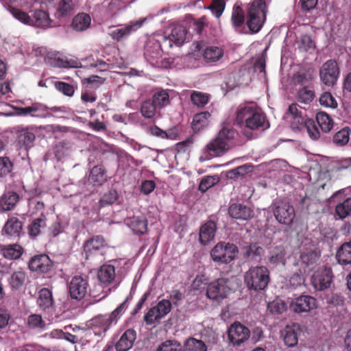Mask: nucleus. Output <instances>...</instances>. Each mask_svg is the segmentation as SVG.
<instances>
[{"label":"nucleus","instance_id":"nucleus-1","mask_svg":"<svg viewBox=\"0 0 351 351\" xmlns=\"http://www.w3.org/2000/svg\"><path fill=\"white\" fill-rule=\"evenodd\" d=\"M234 125L243 129V135L248 139L254 137L251 131L265 130L269 128L265 114L250 104L239 106L236 112Z\"/></svg>","mask_w":351,"mask_h":351},{"label":"nucleus","instance_id":"nucleus-2","mask_svg":"<svg viewBox=\"0 0 351 351\" xmlns=\"http://www.w3.org/2000/svg\"><path fill=\"white\" fill-rule=\"evenodd\" d=\"M237 134L235 130L223 127L219 130L215 138L207 144V151L213 156H219L224 154L232 146V141Z\"/></svg>","mask_w":351,"mask_h":351},{"label":"nucleus","instance_id":"nucleus-3","mask_svg":"<svg viewBox=\"0 0 351 351\" xmlns=\"http://www.w3.org/2000/svg\"><path fill=\"white\" fill-rule=\"evenodd\" d=\"M244 281L249 289L264 290L269 282V272L264 266L252 267L245 274Z\"/></svg>","mask_w":351,"mask_h":351},{"label":"nucleus","instance_id":"nucleus-4","mask_svg":"<svg viewBox=\"0 0 351 351\" xmlns=\"http://www.w3.org/2000/svg\"><path fill=\"white\" fill-rule=\"evenodd\" d=\"M266 19V4L264 0H254L247 11L246 24L252 33H257L261 29Z\"/></svg>","mask_w":351,"mask_h":351},{"label":"nucleus","instance_id":"nucleus-5","mask_svg":"<svg viewBox=\"0 0 351 351\" xmlns=\"http://www.w3.org/2000/svg\"><path fill=\"white\" fill-rule=\"evenodd\" d=\"M133 295L132 293L126 297L124 301L119 305L110 314L100 315L95 317L93 320V326L99 328L101 331L106 332L110 326L116 324L117 320L123 315L132 300Z\"/></svg>","mask_w":351,"mask_h":351},{"label":"nucleus","instance_id":"nucleus-6","mask_svg":"<svg viewBox=\"0 0 351 351\" xmlns=\"http://www.w3.org/2000/svg\"><path fill=\"white\" fill-rule=\"evenodd\" d=\"M239 250L234 243L219 242L210 251L212 260L218 264H228L236 258Z\"/></svg>","mask_w":351,"mask_h":351},{"label":"nucleus","instance_id":"nucleus-7","mask_svg":"<svg viewBox=\"0 0 351 351\" xmlns=\"http://www.w3.org/2000/svg\"><path fill=\"white\" fill-rule=\"evenodd\" d=\"M270 208L280 224L291 226L295 217V209L292 205L287 202L278 201L273 203Z\"/></svg>","mask_w":351,"mask_h":351},{"label":"nucleus","instance_id":"nucleus-8","mask_svg":"<svg viewBox=\"0 0 351 351\" xmlns=\"http://www.w3.org/2000/svg\"><path fill=\"white\" fill-rule=\"evenodd\" d=\"M171 302L169 300L162 299L144 315V321L147 325L158 323L161 319L171 312Z\"/></svg>","mask_w":351,"mask_h":351},{"label":"nucleus","instance_id":"nucleus-9","mask_svg":"<svg viewBox=\"0 0 351 351\" xmlns=\"http://www.w3.org/2000/svg\"><path fill=\"white\" fill-rule=\"evenodd\" d=\"M333 277L330 267L325 266L319 267L311 276V285L316 291H324L330 287Z\"/></svg>","mask_w":351,"mask_h":351},{"label":"nucleus","instance_id":"nucleus-10","mask_svg":"<svg viewBox=\"0 0 351 351\" xmlns=\"http://www.w3.org/2000/svg\"><path fill=\"white\" fill-rule=\"evenodd\" d=\"M340 70L337 62L329 60L324 62L319 69L320 80L327 86H332L337 81Z\"/></svg>","mask_w":351,"mask_h":351},{"label":"nucleus","instance_id":"nucleus-11","mask_svg":"<svg viewBox=\"0 0 351 351\" xmlns=\"http://www.w3.org/2000/svg\"><path fill=\"white\" fill-rule=\"evenodd\" d=\"M230 289L228 278H218L207 285L206 295L210 300H219L226 298Z\"/></svg>","mask_w":351,"mask_h":351},{"label":"nucleus","instance_id":"nucleus-12","mask_svg":"<svg viewBox=\"0 0 351 351\" xmlns=\"http://www.w3.org/2000/svg\"><path fill=\"white\" fill-rule=\"evenodd\" d=\"M88 282L86 277L76 276L72 278L69 285L71 297L75 300L82 299L87 293Z\"/></svg>","mask_w":351,"mask_h":351},{"label":"nucleus","instance_id":"nucleus-13","mask_svg":"<svg viewBox=\"0 0 351 351\" xmlns=\"http://www.w3.org/2000/svg\"><path fill=\"white\" fill-rule=\"evenodd\" d=\"M145 20L130 21L128 24L119 28L112 29L109 35L117 41H121L126 39L130 34L135 32L143 25Z\"/></svg>","mask_w":351,"mask_h":351},{"label":"nucleus","instance_id":"nucleus-14","mask_svg":"<svg viewBox=\"0 0 351 351\" xmlns=\"http://www.w3.org/2000/svg\"><path fill=\"white\" fill-rule=\"evenodd\" d=\"M34 130V126L23 127L22 125H16L12 128V132L17 134L16 138L18 142L27 149L32 146L36 139Z\"/></svg>","mask_w":351,"mask_h":351},{"label":"nucleus","instance_id":"nucleus-15","mask_svg":"<svg viewBox=\"0 0 351 351\" xmlns=\"http://www.w3.org/2000/svg\"><path fill=\"white\" fill-rule=\"evenodd\" d=\"M250 335V331L246 326L239 322H235L231 325L228 330V337L234 345H240L247 341Z\"/></svg>","mask_w":351,"mask_h":351},{"label":"nucleus","instance_id":"nucleus-16","mask_svg":"<svg viewBox=\"0 0 351 351\" xmlns=\"http://www.w3.org/2000/svg\"><path fill=\"white\" fill-rule=\"evenodd\" d=\"M321 256L320 251L313 246L301 250L300 261L304 267V273L308 272L317 263Z\"/></svg>","mask_w":351,"mask_h":351},{"label":"nucleus","instance_id":"nucleus-17","mask_svg":"<svg viewBox=\"0 0 351 351\" xmlns=\"http://www.w3.org/2000/svg\"><path fill=\"white\" fill-rule=\"evenodd\" d=\"M286 118L290 123L293 130L303 129L305 125V122L308 120L296 104H292L289 106Z\"/></svg>","mask_w":351,"mask_h":351},{"label":"nucleus","instance_id":"nucleus-18","mask_svg":"<svg viewBox=\"0 0 351 351\" xmlns=\"http://www.w3.org/2000/svg\"><path fill=\"white\" fill-rule=\"evenodd\" d=\"M145 58L151 64L158 63V60L162 56V49L160 48V41L154 38H149L145 46Z\"/></svg>","mask_w":351,"mask_h":351},{"label":"nucleus","instance_id":"nucleus-19","mask_svg":"<svg viewBox=\"0 0 351 351\" xmlns=\"http://www.w3.org/2000/svg\"><path fill=\"white\" fill-rule=\"evenodd\" d=\"M295 313H306L316 308V300L310 295H302L295 298L290 304Z\"/></svg>","mask_w":351,"mask_h":351},{"label":"nucleus","instance_id":"nucleus-20","mask_svg":"<svg viewBox=\"0 0 351 351\" xmlns=\"http://www.w3.org/2000/svg\"><path fill=\"white\" fill-rule=\"evenodd\" d=\"M28 266L31 271L47 273L51 269L52 262L48 255L42 254L33 256L29 261Z\"/></svg>","mask_w":351,"mask_h":351},{"label":"nucleus","instance_id":"nucleus-21","mask_svg":"<svg viewBox=\"0 0 351 351\" xmlns=\"http://www.w3.org/2000/svg\"><path fill=\"white\" fill-rule=\"evenodd\" d=\"M52 22L47 12L37 10L30 16L29 25L46 29L53 27Z\"/></svg>","mask_w":351,"mask_h":351},{"label":"nucleus","instance_id":"nucleus-22","mask_svg":"<svg viewBox=\"0 0 351 351\" xmlns=\"http://www.w3.org/2000/svg\"><path fill=\"white\" fill-rule=\"evenodd\" d=\"M228 213L232 218L241 220H249L254 217L253 210L243 204H231Z\"/></svg>","mask_w":351,"mask_h":351},{"label":"nucleus","instance_id":"nucleus-23","mask_svg":"<svg viewBox=\"0 0 351 351\" xmlns=\"http://www.w3.org/2000/svg\"><path fill=\"white\" fill-rule=\"evenodd\" d=\"M136 339V332L134 329L126 330L115 344L117 351H128L132 348Z\"/></svg>","mask_w":351,"mask_h":351},{"label":"nucleus","instance_id":"nucleus-24","mask_svg":"<svg viewBox=\"0 0 351 351\" xmlns=\"http://www.w3.org/2000/svg\"><path fill=\"white\" fill-rule=\"evenodd\" d=\"M125 224L135 234H143L147 230V220L144 216H134L125 219Z\"/></svg>","mask_w":351,"mask_h":351},{"label":"nucleus","instance_id":"nucleus-25","mask_svg":"<svg viewBox=\"0 0 351 351\" xmlns=\"http://www.w3.org/2000/svg\"><path fill=\"white\" fill-rule=\"evenodd\" d=\"M216 224L209 221L202 226L199 230V241L203 245H206L215 237L216 233Z\"/></svg>","mask_w":351,"mask_h":351},{"label":"nucleus","instance_id":"nucleus-26","mask_svg":"<svg viewBox=\"0 0 351 351\" xmlns=\"http://www.w3.org/2000/svg\"><path fill=\"white\" fill-rule=\"evenodd\" d=\"M336 259L343 266L351 264V239L344 242L337 250Z\"/></svg>","mask_w":351,"mask_h":351},{"label":"nucleus","instance_id":"nucleus-27","mask_svg":"<svg viewBox=\"0 0 351 351\" xmlns=\"http://www.w3.org/2000/svg\"><path fill=\"white\" fill-rule=\"evenodd\" d=\"M20 110L22 116L29 115L31 117L45 118L47 117L48 114L47 108L45 105L39 103L33 104L30 106L22 108V110Z\"/></svg>","mask_w":351,"mask_h":351},{"label":"nucleus","instance_id":"nucleus-28","mask_svg":"<svg viewBox=\"0 0 351 351\" xmlns=\"http://www.w3.org/2000/svg\"><path fill=\"white\" fill-rule=\"evenodd\" d=\"M0 252L4 258L10 260H16L21 256L23 253V249L18 244H9L1 245Z\"/></svg>","mask_w":351,"mask_h":351},{"label":"nucleus","instance_id":"nucleus-29","mask_svg":"<svg viewBox=\"0 0 351 351\" xmlns=\"http://www.w3.org/2000/svg\"><path fill=\"white\" fill-rule=\"evenodd\" d=\"M300 328L298 326H287L282 332L285 344L288 347H294L298 344V332Z\"/></svg>","mask_w":351,"mask_h":351},{"label":"nucleus","instance_id":"nucleus-30","mask_svg":"<svg viewBox=\"0 0 351 351\" xmlns=\"http://www.w3.org/2000/svg\"><path fill=\"white\" fill-rule=\"evenodd\" d=\"M91 18L86 13H79L74 16L72 21L71 27L77 32H82L87 29L90 25Z\"/></svg>","mask_w":351,"mask_h":351},{"label":"nucleus","instance_id":"nucleus-31","mask_svg":"<svg viewBox=\"0 0 351 351\" xmlns=\"http://www.w3.org/2000/svg\"><path fill=\"white\" fill-rule=\"evenodd\" d=\"M75 12L73 0H60L58 3L56 16L58 19L69 17Z\"/></svg>","mask_w":351,"mask_h":351},{"label":"nucleus","instance_id":"nucleus-32","mask_svg":"<svg viewBox=\"0 0 351 351\" xmlns=\"http://www.w3.org/2000/svg\"><path fill=\"white\" fill-rule=\"evenodd\" d=\"M46 217H36L28 226V234L32 239L36 238L46 228Z\"/></svg>","mask_w":351,"mask_h":351},{"label":"nucleus","instance_id":"nucleus-33","mask_svg":"<svg viewBox=\"0 0 351 351\" xmlns=\"http://www.w3.org/2000/svg\"><path fill=\"white\" fill-rule=\"evenodd\" d=\"M22 222L16 217L9 219L4 225L3 232L10 237H19L22 230Z\"/></svg>","mask_w":351,"mask_h":351},{"label":"nucleus","instance_id":"nucleus-34","mask_svg":"<svg viewBox=\"0 0 351 351\" xmlns=\"http://www.w3.org/2000/svg\"><path fill=\"white\" fill-rule=\"evenodd\" d=\"M19 200V195L15 192H7L0 199V209L3 211L12 210Z\"/></svg>","mask_w":351,"mask_h":351},{"label":"nucleus","instance_id":"nucleus-35","mask_svg":"<svg viewBox=\"0 0 351 351\" xmlns=\"http://www.w3.org/2000/svg\"><path fill=\"white\" fill-rule=\"evenodd\" d=\"M223 56L222 48L217 46L207 47L204 51L203 57L206 62H215L220 60Z\"/></svg>","mask_w":351,"mask_h":351},{"label":"nucleus","instance_id":"nucleus-36","mask_svg":"<svg viewBox=\"0 0 351 351\" xmlns=\"http://www.w3.org/2000/svg\"><path fill=\"white\" fill-rule=\"evenodd\" d=\"M114 266L112 265H102L98 271V278L104 284H110L115 278Z\"/></svg>","mask_w":351,"mask_h":351},{"label":"nucleus","instance_id":"nucleus-37","mask_svg":"<svg viewBox=\"0 0 351 351\" xmlns=\"http://www.w3.org/2000/svg\"><path fill=\"white\" fill-rule=\"evenodd\" d=\"M106 171L102 165L93 167L88 176V181L95 185H101L106 179Z\"/></svg>","mask_w":351,"mask_h":351},{"label":"nucleus","instance_id":"nucleus-38","mask_svg":"<svg viewBox=\"0 0 351 351\" xmlns=\"http://www.w3.org/2000/svg\"><path fill=\"white\" fill-rule=\"evenodd\" d=\"M187 32L186 28L181 25H176L171 29L169 35L174 42V45L180 46L184 43L186 38Z\"/></svg>","mask_w":351,"mask_h":351},{"label":"nucleus","instance_id":"nucleus-39","mask_svg":"<svg viewBox=\"0 0 351 351\" xmlns=\"http://www.w3.org/2000/svg\"><path fill=\"white\" fill-rule=\"evenodd\" d=\"M27 325L29 328L37 331H43L47 328V324L42 316L38 314H32L27 318Z\"/></svg>","mask_w":351,"mask_h":351},{"label":"nucleus","instance_id":"nucleus-40","mask_svg":"<svg viewBox=\"0 0 351 351\" xmlns=\"http://www.w3.org/2000/svg\"><path fill=\"white\" fill-rule=\"evenodd\" d=\"M210 117V114L208 111L196 114L193 117L191 123L193 130L197 132L207 126Z\"/></svg>","mask_w":351,"mask_h":351},{"label":"nucleus","instance_id":"nucleus-41","mask_svg":"<svg viewBox=\"0 0 351 351\" xmlns=\"http://www.w3.org/2000/svg\"><path fill=\"white\" fill-rule=\"evenodd\" d=\"M183 351H207V347L203 341L191 337L184 341Z\"/></svg>","mask_w":351,"mask_h":351},{"label":"nucleus","instance_id":"nucleus-42","mask_svg":"<svg viewBox=\"0 0 351 351\" xmlns=\"http://www.w3.org/2000/svg\"><path fill=\"white\" fill-rule=\"evenodd\" d=\"M38 305L43 309L49 308L53 304L52 293L47 288L42 289L38 293Z\"/></svg>","mask_w":351,"mask_h":351},{"label":"nucleus","instance_id":"nucleus-43","mask_svg":"<svg viewBox=\"0 0 351 351\" xmlns=\"http://www.w3.org/2000/svg\"><path fill=\"white\" fill-rule=\"evenodd\" d=\"M316 121L324 132H328L332 130L333 121L326 112H317L316 115Z\"/></svg>","mask_w":351,"mask_h":351},{"label":"nucleus","instance_id":"nucleus-44","mask_svg":"<svg viewBox=\"0 0 351 351\" xmlns=\"http://www.w3.org/2000/svg\"><path fill=\"white\" fill-rule=\"evenodd\" d=\"M105 246V241L101 236H96L89 239L84 245V251L86 253L92 254Z\"/></svg>","mask_w":351,"mask_h":351},{"label":"nucleus","instance_id":"nucleus-45","mask_svg":"<svg viewBox=\"0 0 351 351\" xmlns=\"http://www.w3.org/2000/svg\"><path fill=\"white\" fill-rule=\"evenodd\" d=\"M26 280V274L23 270H17L13 272L9 278V283L12 289H19L25 283Z\"/></svg>","mask_w":351,"mask_h":351},{"label":"nucleus","instance_id":"nucleus-46","mask_svg":"<svg viewBox=\"0 0 351 351\" xmlns=\"http://www.w3.org/2000/svg\"><path fill=\"white\" fill-rule=\"evenodd\" d=\"M263 251V247L257 244H252L245 247V257L248 260L257 261L261 259Z\"/></svg>","mask_w":351,"mask_h":351},{"label":"nucleus","instance_id":"nucleus-47","mask_svg":"<svg viewBox=\"0 0 351 351\" xmlns=\"http://www.w3.org/2000/svg\"><path fill=\"white\" fill-rule=\"evenodd\" d=\"M158 108L153 101L147 99L142 103L141 112L145 118L152 119L155 116Z\"/></svg>","mask_w":351,"mask_h":351},{"label":"nucleus","instance_id":"nucleus-48","mask_svg":"<svg viewBox=\"0 0 351 351\" xmlns=\"http://www.w3.org/2000/svg\"><path fill=\"white\" fill-rule=\"evenodd\" d=\"M351 130L348 127H345L337 132L333 136V142L339 146L346 145L350 139Z\"/></svg>","mask_w":351,"mask_h":351},{"label":"nucleus","instance_id":"nucleus-49","mask_svg":"<svg viewBox=\"0 0 351 351\" xmlns=\"http://www.w3.org/2000/svg\"><path fill=\"white\" fill-rule=\"evenodd\" d=\"M154 351H182V346L177 340L169 339L160 343Z\"/></svg>","mask_w":351,"mask_h":351},{"label":"nucleus","instance_id":"nucleus-50","mask_svg":"<svg viewBox=\"0 0 351 351\" xmlns=\"http://www.w3.org/2000/svg\"><path fill=\"white\" fill-rule=\"evenodd\" d=\"M151 101L159 108H162L169 104V95L165 90L156 92Z\"/></svg>","mask_w":351,"mask_h":351},{"label":"nucleus","instance_id":"nucleus-51","mask_svg":"<svg viewBox=\"0 0 351 351\" xmlns=\"http://www.w3.org/2000/svg\"><path fill=\"white\" fill-rule=\"evenodd\" d=\"M79 344L82 347L93 343L97 333L91 329H79Z\"/></svg>","mask_w":351,"mask_h":351},{"label":"nucleus","instance_id":"nucleus-52","mask_svg":"<svg viewBox=\"0 0 351 351\" xmlns=\"http://www.w3.org/2000/svg\"><path fill=\"white\" fill-rule=\"evenodd\" d=\"M315 92L309 88L305 86L298 92L297 100L298 102L308 104H310L315 98Z\"/></svg>","mask_w":351,"mask_h":351},{"label":"nucleus","instance_id":"nucleus-53","mask_svg":"<svg viewBox=\"0 0 351 351\" xmlns=\"http://www.w3.org/2000/svg\"><path fill=\"white\" fill-rule=\"evenodd\" d=\"M335 211L341 219H344L351 214V197L346 198L343 202L336 206Z\"/></svg>","mask_w":351,"mask_h":351},{"label":"nucleus","instance_id":"nucleus-54","mask_svg":"<svg viewBox=\"0 0 351 351\" xmlns=\"http://www.w3.org/2000/svg\"><path fill=\"white\" fill-rule=\"evenodd\" d=\"M29 206L32 215L38 216V217H45V204L38 199H32L29 201Z\"/></svg>","mask_w":351,"mask_h":351},{"label":"nucleus","instance_id":"nucleus-55","mask_svg":"<svg viewBox=\"0 0 351 351\" xmlns=\"http://www.w3.org/2000/svg\"><path fill=\"white\" fill-rule=\"evenodd\" d=\"M231 20L233 25L235 27H240L243 24L245 15L244 12L240 6H234Z\"/></svg>","mask_w":351,"mask_h":351},{"label":"nucleus","instance_id":"nucleus-56","mask_svg":"<svg viewBox=\"0 0 351 351\" xmlns=\"http://www.w3.org/2000/svg\"><path fill=\"white\" fill-rule=\"evenodd\" d=\"M225 6L226 3L223 0H213L212 4L204 7V9L210 10L213 15L219 18L225 9Z\"/></svg>","mask_w":351,"mask_h":351},{"label":"nucleus","instance_id":"nucleus-57","mask_svg":"<svg viewBox=\"0 0 351 351\" xmlns=\"http://www.w3.org/2000/svg\"><path fill=\"white\" fill-rule=\"evenodd\" d=\"M9 12L15 19L25 25H29L30 16L27 12L14 7L10 8Z\"/></svg>","mask_w":351,"mask_h":351},{"label":"nucleus","instance_id":"nucleus-58","mask_svg":"<svg viewBox=\"0 0 351 351\" xmlns=\"http://www.w3.org/2000/svg\"><path fill=\"white\" fill-rule=\"evenodd\" d=\"M267 308L273 314H280L286 311L287 305L282 300L276 299L268 303Z\"/></svg>","mask_w":351,"mask_h":351},{"label":"nucleus","instance_id":"nucleus-59","mask_svg":"<svg viewBox=\"0 0 351 351\" xmlns=\"http://www.w3.org/2000/svg\"><path fill=\"white\" fill-rule=\"evenodd\" d=\"M192 103L198 107H204L208 102V96L203 93L193 91L191 95Z\"/></svg>","mask_w":351,"mask_h":351},{"label":"nucleus","instance_id":"nucleus-60","mask_svg":"<svg viewBox=\"0 0 351 351\" xmlns=\"http://www.w3.org/2000/svg\"><path fill=\"white\" fill-rule=\"evenodd\" d=\"M219 182V178L215 176H205L204 177L199 185V190L202 192H206L208 189L213 186Z\"/></svg>","mask_w":351,"mask_h":351},{"label":"nucleus","instance_id":"nucleus-61","mask_svg":"<svg viewBox=\"0 0 351 351\" xmlns=\"http://www.w3.org/2000/svg\"><path fill=\"white\" fill-rule=\"evenodd\" d=\"M304 128L306 130V132L311 139L317 140L319 138L320 132L313 119H308L305 122Z\"/></svg>","mask_w":351,"mask_h":351},{"label":"nucleus","instance_id":"nucleus-62","mask_svg":"<svg viewBox=\"0 0 351 351\" xmlns=\"http://www.w3.org/2000/svg\"><path fill=\"white\" fill-rule=\"evenodd\" d=\"M319 103L322 106L336 108L337 107V101L330 93L325 92L319 97Z\"/></svg>","mask_w":351,"mask_h":351},{"label":"nucleus","instance_id":"nucleus-63","mask_svg":"<svg viewBox=\"0 0 351 351\" xmlns=\"http://www.w3.org/2000/svg\"><path fill=\"white\" fill-rule=\"evenodd\" d=\"M304 274V271L302 272L301 270L300 273L293 274L289 278V285L293 289L304 285L305 278Z\"/></svg>","mask_w":351,"mask_h":351},{"label":"nucleus","instance_id":"nucleus-64","mask_svg":"<svg viewBox=\"0 0 351 351\" xmlns=\"http://www.w3.org/2000/svg\"><path fill=\"white\" fill-rule=\"evenodd\" d=\"M12 163L8 157L0 158V177H3L11 172Z\"/></svg>","mask_w":351,"mask_h":351}]
</instances>
